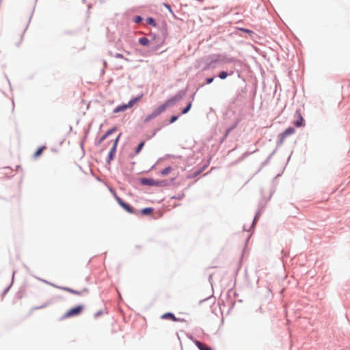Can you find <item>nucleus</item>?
<instances>
[{
	"label": "nucleus",
	"instance_id": "20e7f679",
	"mask_svg": "<svg viewBox=\"0 0 350 350\" xmlns=\"http://www.w3.org/2000/svg\"><path fill=\"white\" fill-rule=\"evenodd\" d=\"M114 196H115V198L116 200V201L118 202V203L127 212L130 213H133L134 211H133V207H131L130 205L126 204L125 202H124L122 201V200L118 197L116 193H113Z\"/></svg>",
	"mask_w": 350,
	"mask_h": 350
},
{
	"label": "nucleus",
	"instance_id": "cd10ccee",
	"mask_svg": "<svg viewBox=\"0 0 350 350\" xmlns=\"http://www.w3.org/2000/svg\"><path fill=\"white\" fill-rule=\"evenodd\" d=\"M141 20H142L141 17L138 16V17H137L135 22H139V21H141Z\"/></svg>",
	"mask_w": 350,
	"mask_h": 350
},
{
	"label": "nucleus",
	"instance_id": "f3484780",
	"mask_svg": "<svg viewBox=\"0 0 350 350\" xmlns=\"http://www.w3.org/2000/svg\"><path fill=\"white\" fill-rule=\"evenodd\" d=\"M144 142H141V143L138 145L137 148H136L135 153H136V154H138V153L141 151V150L142 149V148L144 147Z\"/></svg>",
	"mask_w": 350,
	"mask_h": 350
},
{
	"label": "nucleus",
	"instance_id": "a878e982",
	"mask_svg": "<svg viewBox=\"0 0 350 350\" xmlns=\"http://www.w3.org/2000/svg\"><path fill=\"white\" fill-rule=\"evenodd\" d=\"M163 5L170 12H172V10L170 8V6L166 3H163Z\"/></svg>",
	"mask_w": 350,
	"mask_h": 350
},
{
	"label": "nucleus",
	"instance_id": "1a4fd4ad",
	"mask_svg": "<svg viewBox=\"0 0 350 350\" xmlns=\"http://www.w3.org/2000/svg\"><path fill=\"white\" fill-rule=\"evenodd\" d=\"M295 117L297 118V120L295 121L294 124L297 127L301 126L303 125L304 119L300 112L297 111L295 113Z\"/></svg>",
	"mask_w": 350,
	"mask_h": 350
},
{
	"label": "nucleus",
	"instance_id": "bb28decb",
	"mask_svg": "<svg viewBox=\"0 0 350 350\" xmlns=\"http://www.w3.org/2000/svg\"><path fill=\"white\" fill-rule=\"evenodd\" d=\"M108 135H106V133L100 138L99 143H101L104 139L107 138Z\"/></svg>",
	"mask_w": 350,
	"mask_h": 350
},
{
	"label": "nucleus",
	"instance_id": "f8f14e48",
	"mask_svg": "<svg viewBox=\"0 0 350 350\" xmlns=\"http://www.w3.org/2000/svg\"><path fill=\"white\" fill-rule=\"evenodd\" d=\"M46 149V146H41L33 154V157L35 158H38V157H40L42 154V152L44 150Z\"/></svg>",
	"mask_w": 350,
	"mask_h": 350
},
{
	"label": "nucleus",
	"instance_id": "aec40b11",
	"mask_svg": "<svg viewBox=\"0 0 350 350\" xmlns=\"http://www.w3.org/2000/svg\"><path fill=\"white\" fill-rule=\"evenodd\" d=\"M64 290L70 293H72V294H75V295H79V293L72 289V288H64Z\"/></svg>",
	"mask_w": 350,
	"mask_h": 350
},
{
	"label": "nucleus",
	"instance_id": "393cba45",
	"mask_svg": "<svg viewBox=\"0 0 350 350\" xmlns=\"http://www.w3.org/2000/svg\"><path fill=\"white\" fill-rule=\"evenodd\" d=\"M213 80H214V78H213V77L207 78V79H206V83H207L208 84H209V83H212V82L213 81Z\"/></svg>",
	"mask_w": 350,
	"mask_h": 350
},
{
	"label": "nucleus",
	"instance_id": "4be33fe9",
	"mask_svg": "<svg viewBox=\"0 0 350 350\" xmlns=\"http://www.w3.org/2000/svg\"><path fill=\"white\" fill-rule=\"evenodd\" d=\"M113 57H116V58L124 59V56L122 54H120V53H116L113 55ZM124 59L128 61V59H126V58H124Z\"/></svg>",
	"mask_w": 350,
	"mask_h": 350
},
{
	"label": "nucleus",
	"instance_id": "c85d7f7f",
	"mask_svg": "<svg viewBox=\"0 0 350 350\" xmlns=\"http://www.w3.org/2000/svg\"><path fill=\"white\" fill-rule=\"evenodd\" d=\"M126 54H127V55H130V54H131V53H130L129 51H126Z\"/></svg>",
	"mask_w": 350,
	"mask_h": 350
},
{
	"label": "nucleus",
	"instance_id": "4468645a",
	"mask_svg": "<svg viewBox=\"0 0 350 350\" xmlns=\"http://www.w3.org/2000/svg\"><path fill=\"white\" fill-rule=\"evenodd\" d=\"M156 117H157V116L155 115V113L154 112H152L151 114H149L148 116H147L146 117V118L144 119V122H148L150 121L151 120L155 118Z\"/></svg>",
	"mask_w": 350,
	"mask_h": 350
},
{
	"label": "nucleus",
	"instance_id": "dca6fc26",
	"mask_svg": "<svg viewBox=\"0 0 350 350\" xmlns=\"http://www.w3.org/2000/svg\"><path fill=\"white\" fill-rule=\"evenodd\" d=\"M171 170H172L171 167H167L165 169H163L161 173L162 175H167L171 172Z\"/></svg>",
	"mask_w": 350,
	"mask_h": 350
},
{
	"label": "nucleus",
	"instance_id": "b1692460",
	"mask_svg": "<svg viewBox=\"0 0 350 350\" xmlns=\"http://www.w3.org/2000/svg\"><path fill=\"white\" fill-rule=\"evenodd\" d=\"M177 120H178V116H173L171 117V118L170 120V123H173L175 121H176Z\"/></svg>",
	"mask_w": 350,
	"mask_h": 350
},
{
	"label": "nucleus",
	"instance_id": "ddd939ff",
	"mask_svg": "<svg viewBox=\"0 0 350 350\" xmlns=\"http://www.w3.org/2000/svg\"><path fill=\"white\" fill-rule=\"evenodd\" d=\"M139 43L142 46H148L149 44V40L147 38L142 37L139 39Z\"/></svg>",
	"mask_w": 350,
	"mask_h": 350
},
{
	"label": "nucleus",
	"instance_id": "7ed1b4c3",
	"mask_svg": "<svg viewBox=\"0 0 350 350\" xmlns=\"http://www.w3.org/2000/svg\"><path fill=\"white\" fill-rule=\"evenodd\" d=\"M83 310V306H77L75 308H70L64 314L65 318H70L75 316H78Z\"/></svg>",
	"mask_w": 350,
	"mask_h": 350
},
{
	"label": "nucleus",
	"instance_id": "9d476101",
	"mask_svg": "<svg viewBox=\"0 0 350 350\" xmlns=\"http://www.w3.org/2000/svg\"><path fill=\"white\" fill-rule=\"evenodd\" d=\"M161 319H170L172 321H178L179 319H177L174 314L171 313V312H166L165 314H163L162 316H161Z\"/></svg>",
	"mask_w": 350,
	"mask_h": 350
},
{
	"label": "nucleus",
	"instance_id": "412c9836",
	"mask_svg": "<svg viewBox=\"0 0 350 350\" xmlns=\"http://www.w3.org/2000/svg\"><path fill=\"white\" fill-rule=\"evenodd\" d=\"M191 103H190L187 106V107H186V108H185V109L183 110L182 113H183V114L187 113L189 111V109H191Z\"/></svg>",
	"mask_w": 350,
	"mask_h": 350
},
{
	"label": "nucleus",
	"instance_id": "0eeeda50",
	"mask_svg": "<svg viewBox=\"0 0 350 350\" xmlns=\"http://www.w3.org/2000/svg\"><path fill=\"white\" fill-rule=\"evenodd\" d=\"M120 135H121V133H120L118 135V136L117 137V138L114 141L113 146L111 148V150L109 152V161H110L113 159V157H114V155H115V153H116V150L117 144H118V140L120 139Z\"/></svg>",
	"mask_w": 350,
	"mask_h": 350
},
{
	"label": "nucleus",
	"instance_id": "a211bd4d",
	"mask_svg": "<svg viewBox=\"0 0 350 350\" xmlns=\"http://www.w3.org/2000/svg\"><path fill=\"white\" fill-rule=\"evenodd\" d=\"M228 77V73L225 71L219 72V77L221 79H224Z\"/></svg>",
	"mask_w": 350,
	"mask_h": 350
},
{
	"label": "nucleus",
	"instance_id": "2eb2a0df",
	"mask_svg": "<svg viewBox=\"0 0 350 350\" xmlns=\"http://www.w3.org/2000/svg\"><path fill=\"white\" fill-rule=\"evenodd\" d=\"M153 211V208H145L142 210V213L143 215H149L152 213Z\"/></svg>",
	"mask_w": 350,
	"mask_h": 350
},
{
	"label": "nucleus",
	"instance_id": "9b49d317",
	"mask_svg": "<svg viewBox=\"0 0 350 350\" xmlns=\"http://www.w3.org/2000/svg\"><path fill=\"white\" fill-rule=\"evenodd\" d=\"M194 342H195L196 345L199 348L200 350H212L209 347L202 343L201 342H200L198 340H196Z\"/></svg>",
	"mask_w": 350,
	"mask_h": 350
},
{
	"label": "nucleus",
	"instance_id": "6e6552de",
	"mask_svg": "<svg viewBox=\"0 0 350 350\" xmlns=\"http://www.w3.org/2000/svg\"><path fill=\"white\" fill-rule=\"evenodd\" d=\"M168 107V105L165 102L163 104L159 105L153 112L155 113L157 116H158Z\"/></svg>",
	"mask_w": 350,
	"mask_h": 350
},
{
	"label": "nucleus",
	"instance_id": "423d86ee",
	"mask_svg": "<svg viewBox=\"0 0 350 350\" xmlns=\"http://www.w3.org/2000/svg\"><path fill=\"white\" fill-rule=\"evenodd\" d=\"M183 94L181 93H178L176 94L175 96H172L170 99L165 101L166 104L168 105V107H171L174 105L177 102L183 98Z\"/></svg>",
	"mask_w": 350,
	"mask_h": 350
},
{
	"label": "nucleus",
	"instance_id": "f03ea898",
	"mask_svg": "<svg viewBox=\"0 0 350 350\" xmlns=\"http://www.w3.org/2000/svg\"><path fill=\"white\" fill-rule=\"evenodd\" d=\"M142 183L143 185H146L162 186V187L167 186V185L166 180L159 181V180H155L152 178H143L142 180Z\"/></svg>",
	"mask_w": 350,
	"mask_h": 350
},
{
	"label": "nucleus",
	"instance_id": "6ab92c4d",
	"mask_svg": "<svg viewBox=\"0 0 350 350\" xmlns=\"http://www.w3.org/2000/svg\"><path fill=\"white\" fill-rule=\"evenodd\" d=\"M147 23L152 26H156L155 21L152 18H148L147 19Z\"/></svg>",
	"mask_w": 350,
	"mask_h": 350
},
{
	"label": "nucleus",
	"instance_id": "5701e85b",
	"mask_svg": "<svg viewBox=\"0 0 350 350\" xmlns=\"http://www.w3.org/2000/svg\"><path fill=\"white\" fill-rule=\"evenodd\" d=\"M116 130V128H112L111 129H109V131H107V132L106 133V135H109L111 134H112L113 132H115Z\"/></svg>",
	"mask_w": 350,
	"mask_h": 350
},
{
	"label": "nucleus",
	"instance_id": "f257e3e1",
	"mask_svg": "<svg viewBox=\"0 0 350 350\" xmlns=\"http://www.w3.org/2000/svg\"><path fill=\"white\" fill-rule=\"evenodd\" d=\"M141 96H138L137 98H135L132 100H131L128 104L126 105H120V106H118L116 108H115L114 109V113H118V112H120V111H124L125 110H126L128 108H131L132 107L135 103H136L138 100H140L141 98Z\"/></svg>",
	"mask_w": 350,
	"mask_h": 350
},
{
	"label": "nucleus",
	"instance_id": "39448f33",
	"mask_svg": "<svg viewBox=\"0 0 350 350\" xmlns=\"http://www.w3.org/2000/svg\"><path fill=\"white\" fill-rule=\"evenodd\" d=\"M295 132V130L294 128L293 127H288L287 128L283 133H282L280 135V143H283L285 140V139L291 135H293L294 134Z\"/></svg>",
	"mask_w": 350,
	"mask_h": 350
}]
</instances>
